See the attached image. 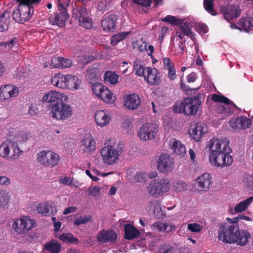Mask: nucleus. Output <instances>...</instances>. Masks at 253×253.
I'll return each instance as SVG.
<instances>
[{
	"instance_id": "obj_1",
	"label": "nucleus",
	"mask_w": 253,
	"mask_h": 253,
	"mask_svg": "<svg viewBox=\"0 0 253 253\" xmlns=\"http://www.w3.org/2000/svg\"><path fill=\"white\" fill-rule=\"evenodd\" d=\"M229 144V141L226 138H212L209 141L207 147L210 149L209 160L211 164L221 168L231 165L233 160L230 155L232 150Z\"/></svg>"
},
{
	"instance_id": "obj_2",
	"label": "nucleus",
	"mask_w": 253,
	"mask_h": 253,
	"mask_svg": "<svg viewBox=\"0 0 253 253\" xmlns=\"http://www.w3.org/2000/svg\"><path fill=\"white\" fill-rule=\"evenodd\" d=\"M125 150V145L123 142L118 143L105 144L100 150V154L103 162L107 165H114L117 164L120 156Z\"/></svg>"
},
{
	"instance_id": "obj_3",
	"label": "nucleus",
	"mask_w": 253,
	"mask_h": 253,
	"mask_svg": "<svg viewBox=\"0 0 253 253\" xmlns=\"http://www.w3.org/2000/svg\"><path fill=\"white\" fill-rule=\"evenodd\" d=\"M18 3V8L13 11V19L19 23H24L32 16L33 4L39 3L41 0H16Z\"/></svg>"
},
{
	"instance_id": "obj_4",
	"label": "nucleus",
	"mask_w": 253,
	"mask_h": 253,
	"mask_svg": "<svg viewBox=\"0 0 253 253\" xmlns=\"http://www.w3.org/2000/svg\"><path fill=\"white\" fill-rule=\"evenodd\" d=\"M237 224L234 222H222L219 224L217 238L224 243L230 244L236 231L238 230Z\"/></svg>"
},
{
	"instance_id": "obj_5",
	"label": "nucleus",
	"mask_w": 253,
	"mask_h": 253,
	"mask_svg": "<svg viewBox=\"0 0 253 253\" xmlns=\"http://www.w3.org/2000/svg\"><path fill=\"white\" fill-rule=\"evenodd\" d=\"M36 221L28 216L13 220L12 226L14 230L19 234H26L35 227Z\"/></svg>"
},
{
	"instance_id": "obj_6",
	"label": "nucleus",
	"mask_w": 253,
	"mask_h": 253,
	"mask_svg": "<svg viewBox=\"0 0 253 253\" xmlns=\"http://www.w3.org/2000/svg\"><path fill=\"white\" fill-rule=\"evenodd\" d=\"M92 91L98 98H100L104 102L113 104L116 100V97L113 93L106 86L101 83H97L94 84L92 87Z\"/></svg>"
},
{
	"instance_id": "obj_7",
	"label": "nucleus",
	"mask_w": 253,
	"mask_h": 253,
	"mask_svg": "<svg viewBox=\"0 0 253 253\" xmlns=\"http://www.w3.org/2000/svg\"><path fill=\"white\" fill-rule=\"evenodd\" d=\"M38 162L43 166L53 168L58 165L59 156L51 151H42L37 154Z\"/></svg>"
},
{
	"instance_id": "obj_8",
	"label": "nucleus",
	"mask_w": 253,
	"mask_h": 253,
	"mask_svg": "<svg viewBox=\"0 0 253 253\" xmlns=\"http://www.w3.org/2000/svg\"><path fill=\"white\" fill-rule=\"evenodd\" d=\"M158 131V126L155 123H146L139 128L138 135L143 141L154 139Z\"/></svg>"
},
{
	"instance_id": "obj_9",
	"label": "nucleus",
	"mask_w": 253,
	"mask_h": 253,
	"mask_svg": "<svg viewBox=\"0 0 253 253\" xmlns=\"http://www.w3.org/2000/svg\"><path fill=\"white\" fill-rule=\"evenodd\" d=\"M51 112L54 118L59 120H64L72 116L73 108L70 105L61 102L57 105L52 106Z\"/></svg>"
},
{
	"instance_id": "obj_10",
	"label": "nucleus",
	"mask_w": 253,
	"mask_h": 253,
	"mask_svg": "<svg viewBox=\"0 0 253 253\" xmlns=\"http://www.w3.org/2000/svg\"><path fill=\"white\" fill-rule=\"evenodd\" d=\"M183 113L188 116L195 115L201 105L199 94L192 98H185L182 100Z\"/></svg>"
},
{
	"instance_id": "obj_11",
	"label": "nucleus",
	"mask_w": 253,
	"mask_h": 253,
	"mask_svg": "<svg viewBox=\"0 0 253 253\" xmlns=\"http://www.w3.org/2000/svg\"><path fill=\"white\" fill-rule=\"evenodd\" d=\"M162 21L171 25L179 26V30L185 35L192 36V32L190 28V23L188 22H184L183 20L176 18L175 16L169 15L163 18Z\"/></svg>"
},
{
	"instance_id": "obj_12",
	"label": "nucleus",
	"mask_w": 253,
	"mask_h": 253,
	"mask_svg": "<svg viewBox=\"0 0 253 253\" xmlns=\"http://www.w3.org/2000/svg\"><path fill=\"white\" fill-rule=\"evenodd\" d=\"M174 159L168 154H162L157 161V169L161 172L167 173L174 167Z\"/></svg>"
},
{
	"instance_id": "obj_13",
	"label": "nucleus",
	"mask_w": 253,
	"mask_h": 253,
	"mask_svg": "<svg viewBox=\"0 0 253 253\" xmlns=\"http://www.w3.org/2000/svg\"><path fill=\"white\" fill-rule=\"evenodd\" d=\"M79 14V25L85 29H91L93 27V21L91 17L90 12L86 9L85 5H83L80 7Z\"/></svg>"
},
{
	"instance_id": "obj_14",
	"label": "nucleus",
	"mask_w": 253,
	"mask_h": 253,
	"mask_svg": "<svg viewBox=\"0 0 253 253\" xmlns=\"http://www.w3.org/2000/svg\"><path fill=\"white\" fill-rule=\"evenodd\" d=\"M69 17L67 10L57 9L53 14L50 16L49 21L52 25L62 27L65 26V22Z\"/></svg>"
},
{
	"instance_id": "obj_15",
	"label": "nucleus",
	"mask_w": 253,
	"mask_h": 253,
	"mask_svg": "<svg viewBox=\"0 0 253 253\" xmlns=\"http://www.w3.org/2000/svg\"><path fill=\"white\" fill-rule=\"evenodd\" d=\"M230 244H236L241 247L246 246L249 242V239L251 238V234L246 230H240L239 226Z\"/></svg>"
},
{
	"instance_id": "obj_16",
	"label": "nucleus",
	"mask_w": 253,
	"mask_h": 253,
	"mask_svg": "<svg viewBox=\"0 0 253 253\" xmlns=\"http://www.w3.org/2000/svg\"><path fill=\"white\" fill-rule=\"evenodd\" d=\"M81 150L84 153L91 154L96 149V142L90 134L85 135L81 141Z\"/></svg>"
},
{
	"instance_id": "obj_17",
	"label": "nucleus",
	"mask_w": 253,
	"mask_h": 253,
	"mask_svg": "<svg viewBox=\"0 0 253 253\" xmlns=\"http://www.w3.org/2000/svg\"><path fill=\"white\" fill-rule=\"evenodd\" d=\"M19 93L18 87L13 85H4L0 87V101H3L16 96Z\"/></svg>"
},
{
	"instance_id": "obj_18",
	"label": "nucleus",
	"mask_w": 253,
	"mask_h": 253,
	"mask_svg": "<svg viewBox=\"0 0 253 253\" xmlns=\"http://www.w3.org/2000/svg\"><path fill=\"white\" fill-rule=\"evenodd\" d=\"M97 240L102 243H114L117 238V235L111 229L102 230L97 235Z\"/></svg>"
},
{
	"instance_id": "obj_19",
	"label": "nucleus",
	"mask_w": 253,
	"mask_h": 253,
	"mask_svg": "<svg viewBox=\"0 0 253 253\" xmlns=\"http://www.w3.org/2000/svg\"><path fill=\"white\" fill-rule=\"evenodd\" d=\"M158 74V71L156 68L146 67V73L143 77L149 84L152 85H156L159 84L161 81Z\"/></svg>"
},
{
	"instance_id": "obj_20",
	"label": "nucleus",
	"mask_w": 253,
	"mask_h": 253,
	"mask_svg": "<svg viewBox=\"0 0 253 253\" xmlns=\"http://www.w3.org/2000/svg\"><path fill=\"white\" fill-rule=\"evenodd\" d=\"M230 122L232 128L242 129L250 127L252 123L250 118L242 116L232 119Z\"/></svg>"
},
{
	"instance_id": "obj_21",
	"label": "nucleus",
	"mask_w": 253,
	"mask_h": 253,
	"mask_svg": "<svg viewBox=\"0 0 253 253\" xmlns=\"http://www.w3.org/2000/svg\"><path fill=\"white\" fill-rule=\"evenodd\" d=\"M141 103V98L135 93L127 95L124 97V105L129 110H134L138 108Z\"/></svg>"
},
{
	"instance_id": "obj_22",
	"label": "nucleus",
	"mask_w": 253,
	"mask_h": 253,
	"mask_svg": "<svg viewBox=\"0 0 253 253\" xmlns=\"http://www.w3.org/2000/svg\"><path fill=\"white\" fill-rule=\"evenodd\" d=\"M63 96V93L55 91H51L43 96L42 101L50 103V106L52 107L62 102Z\"/></svg>"
},
{
	"instance_id": "obj_23",
	"label": "nucleus",
	"mask_w": 253,
	"mask_h": 253,
	"mask_svg": "<svg viewBox=\"0 0 253 253\" xmlns=\"http://www.w3.org/2000/svg\"><path fill=\"white\" fill-rule=\"evenodd\" d=\"M118 19V17L116 14L104 16L101 21L103 30L107 32H114L116 29V22Z\"/></svg>"
},
{
	"instance_id": "obj_24",
	"label": "nucleus",
	"mask_w": 253,
	"mask_h": 253,
	"mask_svg": "<svg viewBox=\"0 0 253 253\" xmlns=\"http://www.w3.org/2000/svg\"><path fill=\"white\" fill-rule=\"evenodd\" d=\"M37 212L44 216L55 215L57 212L55 207H53L52 202H44L40 203L37 208Z\"/></svg>"
},
{
	"instance_id": "obj_25",
	"label": "nucleus",
	"mask_w": 253,
	"mask_h": 253,
	"mask_svg": "<svg viewBox=\"0 0 253 253\" xmlns=\"http://www.w3.org/2000/svg\"><path fill=\"white\" fill-rule=\"evenodd\" d=\"M207 131V128L204 124L197 123L189 130V133L196 141H199L204 133Z\"/></svg>"
},
{
	"instance_id": "obj_26",
	"label": "nucleus",
	"mask_w": 253,
	"mask_h": 253,
	"mask_svg": "<svg viewBox=\"0 0 253 253\" xmlns=\"http://www.w3.org/2000/svg\"><path fill=\"white\" fill-rule=\"evenodd\" d=\"M220 11L224 14V18L230 21V20L237 18L240 14V12L235 6H221Z\"/></svg>"
},
{
	"instance_id": "obj_27",
	"label": "nucleus",
	"mask_w": 253,
	"mask_h": 253,
	"mask_svg": "<svg viewBox=\"0 0 253 253\" xmlns=\"http://www.w3.org/2000/svg\"><path fill=\"white\" fill-rule=\"evenodd\" d=\"M196 184L200 190L207 191L212 185L211 178L208 173H205L197 178Z\"/></svg>"
},
{
	"instance_id": "obj_28",
	"label": "nucleus",
	"mask_w": 253,
	"mask_h": 253,
	"mask_svg": "<svg viewBox=\"0 0 253 253\" xmlns=\"http://www.w3.org/2000/svg\"><path fill=\"white\" fill-rule=\"evenodd\" d=\"M169 147L173 151V153L179 158L184 157L186 154V151L184 145L175 138L170 140Z\"/></svg>"
},
{
	"instance_id": "obj_29",
	"label": "nucleus",
	"mask_w": 253,
	"mask_h": 253,
	"mask_svg": "<svg viewBox=\"0 0 253 253\" xmlns=\"http://www.w3.org/2000/svg\"><path fill=\"white\" fill-rule=\"evenodd\" d=\"M111 115L104 110L96 111L94 115V119L98 126L103 127L107 126L111 120Z\"/></svg>"
},
{
	"instance_id": "obj_30",
	"label": "nucleus",
	"mask_w": 253,
	"mask_h": 253,
	"mask_svg": "<svg viewBox=\"0 0 253 253\" xmlns=\"http://www.w3.org/2000/svg\"><path fill=\"white\" fill-rule=\"evenodd\" d=\"M125 239L131 240L139 237L140 233L139 230L131 224L127 223L124 227Z\"/></svg>"
},
{
	"instance_id": "obj_31",
	"label": "nucleus",
	"mask_w": 253,
	"mask_h": 253,
	"mask_svg": "<svg viewBox=\"0 0 253 253\" xmlns=\"http://www.w3.org/2000/svg\"><path fill=\"white\" fill-rule=\"evenodd\" d=\"M81 80L75 76L67 74L66 89L71 90L78 89L81 84Z\"/></svg>"
},
{
	"instance_id": "obj_32",
	"label": "nucleus",
	"mask_w": 253,
	"mask_h": 253,
	"mask_svg": "<svg viewBox=\"0 0 253 253\" xmlns=\"http://www.w3.org/2000/svg\"><path fill=\"white\" fill-rule=\"evenodd\" d=\"M43 249L50 253H59L62 250L61 244L56 240H51L43 245Z\"/></svg>"
},
{
	"instance_id": "obj_33",
	"label": "nucleus",
	"mask_w": 253,
	"mask_h": 253,
	"mask_svg": "<svg viewBox=\"0 0 253 253\" xmlns=\"http://www.w3.org/2000/svg\"><path fill=\"white\" fill-rule=\"evenodd\" d=\"M67 75H63L61 73L56 74L52 76L51 83L54 86L61 88H66Z\"/></svg>"
},
{
	"instance_id": "obj_34",
	"label": "nucleus",
	"mask_w": 253,
	"mask_h": 253,
	"mask_svg": "<svg viewBox=\"0 0 253 253\" xmlns=\"http://www.w3.org/2000/svg\"><path fill=\"white\" fill-rule=\"evenodd\" d=\"M54 236L66 244L77 245L79 243V239L70 233H63L61 235L55 233Z\"/></svg>"
},
{
	"instance_id": "obj_35",
	"label": "nucleus",
	"mask_w": 253,
	"mask_h": 253,
	"mask_svg": "<svg viewBox=\"0 0 253 253\" xmlns=\"http://www.w3.org/2000/svg\"><path fill=\"white\" fill-rule=\"evenodd\" d=\"M11 148H10L9 154L7 156V159L12 161L17 159L19 157L22 155L23 151L20 150L18 144L16 142L11 141Z\"/></svg>"
},
{
	"instance_id": "obj_36",
	"label": "nucleus",
	"mask_w": 253,
	"mask_h": 253,
	"mask_svg": "<svg viewBox=\"0 0 253 253\" xmlns=\"http://www.w3.org/2000/svg\"><path fill=\"white\" fill-rule=\"evenodd\" d=\"M104 80L112 85H116L119 82V76L112 70H108L105 72L104 76Z\"/></svg>"
},
{
	"instance_id": "obj_37",
	"label": "nucleus",
	"mask_w": 253,
	"mask_h": 253,
	"mask_svg": "<svg viewBox=\"0 0 253 253\" xmlns=\"http://www.w3.org/2000/svg\"><path fill=\"white\" fill-rule=\"evenodd\" d=\"M133 71L138 77H143L146 73V68L144 67V62L139 59H135L133 63Z\"/></svg>"
},
{
	"instance_id": "obj_38",
	"label": "nucleus",
	"mask_w": 253,
	"mask_h": 253,
	"mask_svg": "<svg viewBox=\"0 0 253 253\" xmlns=\"http://www.w3.org/2000/svg\"><path fill=\"white\" fill-rule=\"evenodd\" d=\"M147 191L150 195L155 198H158L162 196L161 191L156 183V179L152 180L149 183L147 187Z\"/></svg>"
},
{
	"instance_id": "obj_39",
	"label": "nucleus",
	"mask_w": 253,
	"mask_h": 253,
	"mask_svg": "<svg viewBox=\"0 0 253 253\" xmlns=\"http://www.w3.org/2000/svg\"><path fill=\"white\" fill-rule=\"evenodd\" d=\"M253 201V196L249 197L237 204L234 207V211L236 212H241L245 211L249 206V205Z\"/></svg>"
},
{
	"instance_id": "obj_40",
	"label": "nucleus",
	"mask_w": 253,
	"mask_h": 253,
	"mask_svg": "<svg viewBox=\"0 0 253 253\" xmlns=\"http://www.w3.org/2000/svg\"><path fill=\"white\" fill-rule=\"evenodd\" d=\"M211 100L214 102H220L224 103L225 105L232 104L236 109H238V107L226 97L222 95H218L217 94H213L211 97Z\"/></svg>"
},
{
	"instance_id": "obj_41",
	"label": "nucleus",
	"mask_w": 253,
	"mask_h": 253,
	"mask_svg": "<svg viewBox=\"0 0 253 253\" xmlns=\"http://www.w3.org/2000/svg\"><path fill=\"white\" fill-rule=\"evenodd\" d=\"M239 24L246 31L251 30L253 28V17H247L239 20Z\"/></svg>"
},
{
	"instance_id": "obj_42",
	"label": "nucleus",
	"mask_w": 253,
	"mask_h": 253,
	"mask_svg": "<svg viewBox=\"0 0 253 253\" xmlns=\"http://www.w3.org/2000/svg\"><path fill=\"white\" fill-rule=\"evenodd\" d=\"M130 34V32H124L115 34L111 39L110 43L112 45H116L119 42L126 39V38Z\"/></svg>"
},
{
	"instance_id": "obj_43",
	"label": "nucleus",
	"mask_w": 253,
	"mask_h": 253,
	"mask_svg": "<svg viewBox=\"0 0 253 253\" xmlns=\"http://www.w3.org/2000/svg\"><path fill=\"white\" fill-rule=\"evenodd\" d=\"M156 183L161 191L162 196L165 193L168 192L170 188L169 181L168 179H161L160 180L156 179Z\"/></svg>"
},
{
	"instance_id": "obj_44",
	"label": "nucleus",
	"mask_w": 253,
	"mask_h": 253,
	"mask_svg": "<svg viewBox=\"0 0 253 253\" xmlns=\"http://www.w3.org/2000/svg\"><path fill=\"white\" fill-rule=\"evenodd\" d=\"M11 140L6 141L0 146V156L7 159L9 156L10 148H11Z\"/></svg>"
},
{
	"instance_id": "obj_45",
	"label": "nucleus",
	"mask_w": 253,
	"mask_h": 253,
	"mask_svg": "<svg viewBox=\"0 0 253 253\" xmlns=\"http://www.w3.org/2000/svg\"><path fill=\"white\" fill-rule=\"evenodd\" d=\"M93 216L91 215L84 214L76 218L73 222L74 225L79 226L81 224H85L87 222L92 221Z\"/></svg>"
},
{
	"instance_id": "obj_46",
	"label": "nucleus",
	"mask_w": 253,
	"mask_h": 253,
	"mask_svg": "<svg viewBox=\"0 0 253 253\" xmlns=\"http://www.w3.org/2000/svg\"><path fill=\"white\" fill-rule=\"evenodd\" d=\"M213 0H204L203 5L205 9L210 14L215 16L216 11L213 8Z\"/></svg>"
},
{
	"instance_id": "obj_47",
	"label": "nucleus",
	"mask_w": 253,
	"mask_h": 253,
	"mask_svg": "<svg viewBox=\"0 0 253 253\" xmlns=\"http://www.w3.org/2000/svg\"><path fill=\"white\" fill-rule=\"evenodd\" d=\"M9 201V196L5 191L0 189V206H6Z\"/></svg>"
},
{
	"instance_id": "obj_48",
	"label": "nucleus",
	"mask_w": 253,
	"mask_h": 253,
	"mask_svg": "<svg viewBox=\"0 0 253 253\" xmlns=\"http://www.w3.org/2000/svg\"><path fill=\"white\" fill-rule=\"evenodd\" d=\"M88 73L86 75V79L87 81L90 84H92V86L96 84L97 83H96L97 80L96 75L94 73V71L93 69H91L90 71H87Z\"/></svg>"
},
{
	"instance_id": "obj_49",
	"label": "nucleus",
	"mask_w": 253,
	"mask_h": 253,
	"mask_svg": "<svg viewBox=\"0 0 253 253\" xmlns=\"http://www.w3.org/2000/svg\"><path fill=\"white\" fill-rule=\"evenodd\" d=\"M187 229L192 232H199L202 229V226L197 223H189L187 225Z\"/></svg>"
},
{
	"instance_id": "obj_50",
	"label": "nucleus",
	"mask_w": 253,
	"mask_h": 253,
	"mask_svg": "<svg viewBox=\"0 0 253 253\" xmlns=\"http://www.w3.org/2000/svg\"><path fill=\"white\" fill-rule=\"evenodd\" d=\"M5 14L2 13L0 15V32H2L8 29V25L6 23Z\"/></svg>"
},
{
	"instance_id": "obj_51",
	"label": "nucleus",
	"mask_w": 253,
	"mask_h": 253,
	"mask_svg": "<svg viewBox=\"0 0 253 253\" xmlns=\"http://www.w3.org/2000/svg\"><path fill=\"white\" fill-rule=\"evenodd\" d=\"M174 248L170 245H163L159 249L158 253H173Z\"/></svg>"
},
{
	"instance_id": "obj_52",
	"label": "nucleus",
	"mask_w": 253,
	"mask_h": 253,
	"mask_svg": "<svg viewBox=\"0 0 253 253\" xmlns=\"http://www.w3.org/2000/svg\"><path fill=\"white\" fill-rule=\"evenodd\" d=\"M164 225L165 223L157 221L152 225L151 228L154 231L161 232L164 231Z\"/></svg>"
},
{
	"instance_id": "obj_53",
	"label": "nucleus",
	"mask_w": 253,
	"mask_h": 253,
	"mask_svg": "<svg viewBox=\"0 0 253 253\" xmlns=\"http://www.w3.org/2000/svg\"><path fill=\"white\" fill-rule=\"evenodd\" d=\"M61 57H54L52 58L50 66L53 68H60Z\"/></svg>"
},
{
	"instance_id": "obj_54",
	"label": "nucleus",
	"mask_w": 253,
	"mask_h": 253,
	"mask_svg": "<svg viewBox=\"0 0 253 253\" xmlns=\"http://www.w3.org/2000/svg\"><path fill=\"white\" fill-rule=\"evenodd\" d=\"M61 62L60 68L62 69L69 68L73 64V62L71 59H66L63 57H61Z\"/></svg>"
},
{
	"instance_id": "obj_55",
	"label": "nucleus",
	"mask_w": 253,
	"mask_h": 253,
	"mask_svg": "<svg viewBox=\"0 0 253 253\" xmlns=\"http://www.w3.org/2000/svg\"><path fill=\"white\" fill-rule=\"evenodd\" d=\"M70 0H58V9L67 10L66 8L69 5Z\"/></svg>"
},
{
	"instance_id": "obj_56",
	"label": "nucleus",
	"mask_w": 253,
	"mask_h": 253,
	"mask_svg": "<svg viewBox=\"0 0 253 253\" xmlns=\"http://www.w3.org/2000/svg\"><path fill=\"white\" fill-rule=\"evenodd\" d=\"M100 191V188L97 186L94 187H90L88 189V192L89 194L92 195L94 198L99 195Z\"/></svg>"
},
{
	"instance_id": "obj_57",
	"label": "nucleus",
	"mask_w": 253,
	"mask_h": 253,
	"mask_svg": "<svg viewBox=\"0 0 253 253\" xmlns=\"http://www.w3.org/2000/svg\"><path fill=\"white\" fill-rule=\"evenodd\" d=\"M166 70H168V76L169 78L171 81L174 80L176 78L174 65H172V67H170Z\"/></svg>"
},
{
	"instance_id": "obj_58",
	"label": "nucleus",
	"mask_w": 253,
	"mask_h": 253,
	"mask_svg": "<svg viewBox=\"0 0 253 253\" xmlns=\"http://www.w3.org/2000/svg\"><path fill=\"white\" fill-rule=\"evenodd\" d=\"M132 1L138 5H141L143 7H149L151 6L152 0H132Z\"/></svg>"
},
{
	"instance_id": "obj_59",
	"label": "nucleus",
	"mask_w": 253,
	"mask_h": 253,
	"mask_svg": "<svg viewBox=\"0 0 253 253\" xmlns=\"http://www.w3.org/2000/svg\"><path fill=\"white\" fill-rule=\"evenodd\" d=\"M39 113L38 108L36 104H31L29 106L28 113L31 116H35L38 115Z\"/></svg>"
},
{
	"instance_id": "obj_60",
	"label": "nucleus",
	"mask_w": 253,
	"mask_h": 253,
	"mask_svg": "<svg viewBox=\"0 0 253 253\" xmlns=\"http://www.w3.org/2000/svg\"><path fill=\"white\" fill-rule=\"evenodd\" d=\"M147 174L144 172H140L136 173L134 176V179L136 181L142 182L144 181V179L147 178Z\"/></svg>"
},
{
	"instance_id": "obj_61",
	"label": "nucleus",
	"mask_w": 253,
	"mask_h": 253,
	"mask_svg": "<svg viewBox=\"0 0 253 253\" xmlns=\"http://www.w3.org/2000/svg\"><path fill=\"white\" fill-rule=\"evenodd\" d=\"M217 111L221 114H229L232 112V109L225 105L219 106L217 107Z\"/></svg>"
},
{
	"instance_id": "obj_62",
	"label": "nucleus",
	"mask_w": 253,
	"mask_h": 253,
	"mask_svg": "<svg viewBox=\"0 0 253 253\" xmlns=\"http://www.w3.org/2000/svg\"><path fill=\"white\" fill-rule=\"evenodd\" d=\"M176 226L174 224L170 223L168 224L167 223H165L164 231L163 232L166 233H169L172 230H175Z\"/></svg>"
},
{
	"instance_id": "obj_63",
	"label": "nucleus",
	"mask_w": 253,
	"mask_h": 253,
	"mask_svg": "<svg viewBox=\"0 0 253 253\" xmlns=\"http://www.w3.org/2000/svg\"><path fill=\"white\" fill-rule=\"evenodd\" d=\"M163 62L164 63L165 69H167L170 67H172V65H174L173 63L171 62L170 58L168 57L163 58Z\"/></svg>"
},
{
	"instance_id": "obj_64",
	"label": "nucleus",
	"mask_w": 253,
	"mask_h": 253,
	"mask_svg": "<svg viewBox=\"0 0 253 253\" xmlns=\"http://www.w3.org/2000/svg\"><path fill=\"white\" fill-rule=\"evenodd\" d=\"M246 183L247 187L251 190H253V175H248L247 176Z\"/></svg>"
}]
</instances>
